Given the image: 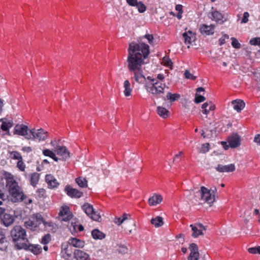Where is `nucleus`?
<instances>
[{
    "label": "nucleus",
    "mask_w": 260,
    "mask_h": 260,
    "mask_svg": "<svg viewBox=\"0 0 260 260\" xmlns=\"http://www.w3.org/2000/svg\"><path fill=\"white\" fill-rule=\"evenodd\" d=\"M149 53V46L143 42H132L129 44L127 68L129 71L134 73L136 82L139 84H145L147 80L143 73L142 67L145 63L144 59Z\"/></svg>",
    "instance_id": "f257e3e1"
},
{
    "label": "nucleus",
    "mask_w": 260,
    "mask_h": 260,
    "mask_svg": "<svg viewBox=\"0 0 260 260\" xmlns=\"http://www.w3.org/2000/svg\"><path fill=\"white\" fill-rule=\"evenodd\" d=\"M165 79V76L162 74H158L156 78L148 76V82L145 84L146 91L153 95H159L165 92L166 89H169V83L167 85L162 82Z\"/></svg>",
    "instance_id": "f03ea898"
},
{
    "label": "nucleus",
    "mask_w": 260,
    "mask_h": 260,
    "mask_svg": "<svg viewBox=\"0 0 260 260\" xmlns=\"http://www.w3.org/2000/svg\"><path fill=\"white\" fill-rule=\"evenodd\" d=\"M42 153L44 155L50 157L56 162L59 160L66 161L71 157L70 152L68 148L64 146L59 145L54 147V151L45 149L43 150Z\"/></svg>",
    "instance_id": "7ed1b4c3"
},
{
    "label": "nucleus",
    "mask_w": 260,
    "mask_h": 260,
    "mask_svg": "<svg viewBox=\"0 0 260 260\" xmlns=\"http://www.w3.org/2000/svg\"><path fill=\"white\" fill-rule=\"evenodd\" d=\"M114 222L128 234L135 233L137 231L136 222L129 214L124 213L120 217H115Z\"/></svg>",
    "instance_id": "20e7f679"
},
{
    "label": "nucleus",
    "mask_w": 260,
    "mask_h": 260,
    "mask_svg": "<svg viewBox=\"0 0 260 260\" xmlns=\"http://www.w3.org/2000/svg\"><path fill=\"white\" fill-rule=\"evenodd\" d=\"M11 236L13 241L15 242V247L17 248V244L23 242H27L26 232L20 225L15 226L11 232Z\"/></svg>",
    "instance_id": "39448f33"
},
{
    "label": "nucleus",
    "mask_w": 260,
    "mask_h": 260,
    "mask_svg": "<svg viewBox=\"0 0 260 260\" xmlns=\"http://www.w3.org/2000/svg\"><path fill=\"white\" fill-rule=\"evenodd\" d=\"M216 190V188L214 189H209L204 186H202L199 191L201 200L209 205L210 207L212 206L215 200V193Z\"/></svg>",
    "instance_id": "423d86ee"
},
{
    "label": "nucleus",
    "mask_w": 260,
    "mask_h": 260,
    "mask_svg": "<svg viewBox=\"0 0 260 260\" xmlns=\"http://www.w3.org/2000/svg\"><path fill=\"white\" fill-rule=\"evenodd\" d=\"M44 219L42 215L40 214L32 215L28 220L25 221L24 225L26 228L31 230L35 231L43 223Z\"/></svg>",
    "instance_id": "0eeeda50"
},
{
    "label": "nucleus",
    "mask_w": 260,
    "mask_h": 260,
    "mask_svg": "<svg viewBox=\"0 0 260 260\" xmlns=\"http://www.w3.org/2000/svg\"><path fill=\"white\" fill-rule=\"evenodd\" d=\"M82 210L85 212L88 216L92 220L100 222L101 216L99 213L94 211L93 206L89 203H85L82 206Z\"/></svg>",
    "instance_id": "6e6552de"
},
{
    "label": "nucleus",
    "mask_w": 260,
    "mask_h": 260,
    "mask_svg": "<svg viewBox=\"0 0 260 260\" xmlns=\"http://www.w3.org/2000/svg\"><path fill=\"white\" fill-rule=\"evenodd\" d=\"M3 176L4 179L6 181V186L8 190L19 186L18 182L16 181L15 177L10 173L4 171L3 172Z\"/></svg>",
    "instance_id": "1a4fd4ad"
},
{
    "label": "nucleus",
    "mask_w": 260,
    "mask_h": 260,
    "mask_svg": "<svg viewBox=\"0 0 260 260\" xmlns=\"http://www.w3.org/2000/svg\"><path fill=\"white\" fill-rule=\"evenodd\" d=\"M8 191L10 196V200L12 202L16 203L24 200V195L20 186L9 190Z\"/></svg>",
    "instance_id": "9d476101"
},
{
    "label": "nucleus",
    "mask_w": 260,
    "mask_h": 260,
    "mask_svg": "<svg viewBox=\"0 0 260 260\" xmlns=\"http://www.w3.org/2000/svg\"><path fill=\"white\" fill-rule=\"evenodd\" d=\"M18 249H25L29 250L35 254H38L41 252L42 248L38 245H32L29 243L28 241L27 242H23L17 244Z\"/></svg>",
    "instance_id": "9b49d317"
},
{
    "label": "nucleus",
    "mask_w": 260,
    "mask_h": 260,
    "mask_svg": "<svg viewBox=\"0 0 260 260\" xmlns=\"http://www.w3.org/2000/svg\"><path fill=\"white\" fill-rule=\"evenodd\" d=\"M29 132L32 136L31 139L37 140L40 142L45 141L48 138V132L42 128L37 130L30 129Z\"/></svg>",
    "instance_id": "f8f14e48"
},
{
    "label": "nucleus",
    "mask_w": 260,
    "mask_h": 260,
    "mask_svg": "<svg viewBox=\"0 0 260 260\" xmlns=\"http://www.w3.org/2000/svg\"><path fill=\"white\" fill-rule=\"evenodd\" d=\"M29 131L28 127L24 124H17L14 129V134L24 136L27 139H31V137L28 135V131Z\"/></svg>",
    "instance_id": "ddd939ff"
},
{
    "label": "nucleus",
    "mask_w": 260,
    "mask_h": 260,
    "mask_svg": "<svg viewBox=\"0 0 260 260\" xmlns=\"http://www.w3.org/2000/svg\"><path fill=\"white\" fill-rule=\"evenodd\" d=\"M182 37L184 39V44L187 45L188 48L196 40V33L191 30H186L182 34Z\"/></svg>",
    "instance_id": "4468645a"
},
{
    "label": "nucleus",
    "mask_w": 260,
    "mask_h": 260,
    "mask_svg": "<svg viewBox=\"0 0 260 260\" xmlns=\"http://www.w3.org/2000/svg\"><path fill=\"white\" fill-rule=\"evenodd\" d=\"M228 141L231 148H236L241 145V137L237 133H234L228 137Z\"/></svg>",
    "instance_id": "2eb2a0df"
},
{
    "label": "nucleus",
    "mask_w": 260,
    "mask_h": 260,
    "mask_svg": "<svg viewBox=\"0 0 260 260\" xmlns=\"http://www.w3.org/2000/svg\"><path fill=\"white\" fill-rule=\"evenodd\" d=\"M190 253L187 257L188 260H199L200 253L197 245L195 243H191L188 248Z\"/></svg>",
    "instance_id": "dca6fc26"
},
{
    "label": "nucleus",
    "mask_w": 260,
    "mask_h": 260,
    "mask_svg": "<svg viewBox=\"0 0 260 260\" xmlns=\"http://www.w3.org/2000/svg\"><path fill=\"white\" fill-rule=\"evenodd\" d=\"M59 215L60 219L64 221L69 220L73 217V215L70 212L69 208L67 206L61 207Z\"/></svg>",
    "instance_id": "f3484780"
},
{
    "label": "nucleus",
    "mask_w": 260,
    "mask_h": 260,
    "mask_svg": "<svg viewBox=\"0 0 260 260\" xmlns=\"http://www.w3.org/2000/svg\"><path fill=\"white\" fill-rule=\"evenodd\" d=\"M236 169L234 164H231L228 165H218L215 170L219 173L233 172Z\"/></svg>",
    "instance_id": "a211bd4d"
},
{
    "label": "nucleus",
    "mask_w": 260,
    "mask_h": 260,
    "mask_svg": "<svg viewBox=\"0 0 260 260\" xmlns=\"http://www.w3.org/2000/svg\"><path fill=\"white\" fill-rule=\"evenodd\" d=\"M214 28L215 25L213 24L208 25L203 24L200 25V31L202 34L208 36L214 34Z\"/></svg>",
    "instance_id": "6ab92c4d"
},
{
    "label": "nucleus",
    "mask_w": 260,
    "mask_h": 260,
    "mask_svg": "<svg viewBox=\"0 0 260 260\" xmlns=\"http://www.w3.org/2000/svg\"><path fill=\"white\" fill-rule=\"evenodd\" d=\"M67 194L72 198H79L83 195V193L77 189L73 188L70 186H67L64 189Z\"/></svg>",
    "instance_id": "aec40b11"
},
{
    "label": "nucleus",
    "mask_w": 260,
    "mask_h": 260,
    "mask_svg": "<svg viewBox=\"0 0 260 260\" xmlns=\"http://www.w3.org/2000/svg\"><path fill=\"white\" fill-rule=\"evenodd\" d=\"M74 257L76 260H90L89 254L79 249L75 250Z\"/></svg>",
    "instance_id": "412c9836"
},
{
    "label": "nucleus",
    "mask_w": 260,
    "mask_h": 260,
    "mask_svg": "<svg viewBox=\"0 0 260 260\" xmlns=\"http://www.w3.org/2000/svg\"><path fill=\"white\" fill-rule=\"evenodd\" d=\"M46 182L50 188H55L58 187L59 183L55 177L51 174H48L45 177Z\"/></svg>",
    "instance_id": "4be33fe9"
},
{
    "label": "nucleus",
    "mask_w": 260,
    "mask_h": 260,
    "mask_svg": "<svg viewBox=\"0 0 260 260\" xmlns=\"http://www.w3.org/2000/svg\"><path fill=\"white\" fill-rule=\"evenodd\" d=\"M68 244L70 246L78 248H82L85 245V242L84 241L81 240L76 238H72L69 240Z\"/></svg>",
    "instance_id": "5701e85b"
},
{
    "label": "nucleus",
    "mask_w": 260,
    "mask_h": 260,
    "mask_svg": "<svg viewBox=\"0 0 260 260\" xmlns=\"http://www.w3.org/2000/svg\"><path fill=\"white\" fill-rule=\"evenodd\" d=\"M162 201V197L159 194L155 193L148 199L149 205L151 206L159 204Z\"/></svg>",
    "instance_id": "b1692460"
},
{
    "label": "nucleus",
    "mask_w": 260,
    "mask_h": 260,
    "mask_svg": "<svg viewBox=\"0 0 260 260\" xmlns=\"http://www.w3.org/2000/svg\"><path fill=\"white\" fill-rule=\"evenodd\" d=\"M14 221V217L13 215L5 213L4 214L3 218L1 219V222L6 226H9L11 225Z\"/></svg>",
    "instance_id": "393cba45"
},
{
    "label": "nucleus",
    "mask_w": 260,
    "mask_h": 260,
    "mask_svg": "<svg viewBox=\"0 0 260 260\" xmlns=\"http://www.w3.org/2000/svg\"><path fill=\"white\" fill-rule=\"evenodd\" d=\"M202 112L204 114L207 115L210 111L215 109V106L211 102H206L202 105Z\"/></svg>",
    "instance_id": "a878e982"
},
{
    "label": "nucleus",
    "mask_w": 260,
    "mask_h": 260,
    "mask_svg": "<svg viewBox=\"0 0 260 260\" xmlns=\"http://www.w3.org/2000/svg\"><path fill=\"white\" fill-rule=\"evenodd\" d=\"M233 108L237 112H240L245 107V104L243 101L240 99H237L232 101Z\"/></svg>",
    "instance_id": "bb28decb"
},
{
    "label": "nucleus",
    "mask_w": 260,
    "mask_h": 260,
    "mask_svg": "<svg viewBox=\"0 0 260 260\" xmlns=\"http://www.w3.org/2000/svg\"><path fill=\"white\" fill-rule=\"evenodd\" d=\"M123 94L125 96L128 97L132 95V88L131 86V83L128 80H125L123 84Z\"/></svg>",
    "instance_id": "cd10ccee"
},
{
    "label": "nucleus",
    "mask_w": 260,
    "mask_h": 260,
    "mask_svg": "<svg viewBox=\"0 0 260 260\" xmlns=\"http://www.w3.org/2000/svg\"><path fill=\"white\" fill-rule=\"evenodd\" d=\"M72 255V250L69 245H66L64 247H62L61 255L66 259H69Z\"/></svg>",
    "instance_id": "c85d7f7f"
},
{
    "label": "nucleus",
    "mask_w": 260,
    "mask_h": 260,
    "mask_svg": "<svg viewBox=\"0 0 260 260\" xmlns=\"http://www.w3.org/2000/svg\"><path fill=\"white\" fill-rule=\"evenodd\" d=\"M212 16L213 17V19H214L216 22H219L220 21H222L221 23L224 22L226 21L227 17H225L224 15H222L218 11H214L212 13Z\"/></svg>",
    "instance_id": "c756f323"
},
{
    "label": "nucleus",
    "mask_w": 260,
    "mask_h": 260,
    "mask_svg": "<svg viewBox=\"0 0 260 260\" xmlns=\"http://www.w3.org/2000/svg\"><path fill=\"white\" fill-rule=\"evenodd\" d=\"M180 96V94L178 93H172L170 92H168L167 93L166 96L164 98V100L165 101L168 100L169 102L173 103L179 100Z\"/></svg>",
    "instance_id": "7c9ffc66"
},
{
    "label": "nucleus",
    "mask_w": 260,
    "mask_h": 260,
    "mask_svg": "<svg viewBox=\"0 0 260 260\" xmlns=\"http://www.w3.org/2000/svg\"><path fill=\"white\" fill-rule=\"evenodd\" d=\"M157 112L158 115L162 118H166L169 115V111L163 106H158L157 107Z\"/></svg>",
    "instance_id": "2f4dec72"
},
{
    "label": "nucleus",
    "mask_w": 260,
    "mask_h": 260,
    "mask_svg": "<svg viewBox=\"0 0 260 260\" xmlns=\"http://www.w3.org/2000/svg\"><path fill=\"white\" fill-rule=\"evenodd\" d=\"M150 222L152 224L154 225L155 228H159L164 223L163 218L159 216H157L155 218H152Z\"/></svg>",
    "instance_id": "473e14b6"
},
{
    "label": "nucleus",
    "mask_w": 260,
    "mask_h": 260,
    "mask_svg": "<svg viewBox=\"0 0 260 260\" xmlns=\"http://www.w3.org/2000/svg\"><path fill=\"white\" fill-rule=\"evenodd\" d=\"M190 227L191 228V230L193 232L191 236L193 238H198L199 236H202L204 235L202 230L198 229V227H197L196 225L190 224Z\"/></svg>",
    "instance_id": "72a5a7b5"
},
{
    "label": "nucleus",
    "mask_w": 260,
    "mask_h": 260,
    "mask_svg": "<svg viewBox=\"0 0 260 260\" xmlns=\"http://www.w3.org/2000/svg\"><path fill=\"white\" fill-rule=\"evenodd\" d=\"M43 224L45 227V228L49 232H51L52 233H54L56 232L57 226L56 224L53 223L51 222H47L44 220L43 221Z\"/></svg>",
    "instance_id": "f704fd0d"
},
{
    "label": "nucleus",
    "mask_w": 260,
    "mask_h": 260,
    "mask_svg": "<svg viewBox=\"0 0 260 260\" xmlns=\"http://www.w3.org/2000/svg\"><path fill=\"white\" fill-rule=\"evenodd\" d=\"M92 236L94 239H102L105 237V234L98 229H95L92 231Z\"/></svg>",
    "instance_id": "c9c22d12"
},
{
    "label": "nucleus",
    "mask_w": 260,
    "mask_h": 260,
    "mask_svg": "<svg viewBox=\"0 0 260 260\" xmlns=\"http://www.w3.org/2000/svg\"><path fill=\"white\" fill-rule=\"evenodd\" d=\"M76 182L80 187H87V180L83 177H80L76 179Z\"/></svg>",
    "instance_id": "e433bc0d"
},
{
    "label": "nucleus",
    "mask_w": 260,
    "mask_h": 260,
    "mask_svg": "<svg viewBox=\"0 0 260 260\" xmlns=\"http://www.w3.org/2000/svg\"><path fill=\"white\" fill-rule=\"evenodd\" d=\"M8 243L6 237L3 234H0V249L5 250L7 247Z\"/></svg>",
    "instance_id": "4c0bfd02"
},
{
    "label": "nucleus",
    "mask_w": 260,
    "mask_h": 260,
    "mask_svg": "<svg viewBox=\"0 0 260 260\" xmlns=\"http://www.w3.org/2000/svg\"><path fill=\"white\" fill-rule=\"evenodd\" d=\"M39 180V174L37 173H34L31 175L30 179L31 184L35 186L38 183Z\"/></svg>",
    "instance_id": "58836bf2"
},
{
    "label": "nucleus",
    "mask_w": 260,
    "mask_h": 260,
    "mask_svg": "<svg viewBox=\"0 0 260 260\" xmlns=\"http://www.w3.org/2000/svg\"><path fill=\"white\" fill-rule=\"evenodd\" d=\"M10 153V157L12 159H17V160H20L22 159V156L20 153H19L17 151H10L9 152Z\"/></svg>",
    "instance_id": "ea45409f"
},
{
    "label": "nucleus",
    "mask_w": 260,
    "mask_h": 260,
    "mask_svg": "<svg viewBox=\"0 0 260 260\" xmlns=\"http://www.w3.org/2000/svg\"><path fill=\"white\" fill-rule=\"evenodd\" d=\"M2 123L1 128L4 131H7L12 126V124L10 122L4 121L1 120Z\"/></svg>",
    "instance_id": "a19ab883"
},
{
    "label": "nucleus",
    "mask_w": 260,
    "mask_h": 260,
    "mask_svg": "<svg viewBox=\"0 0 260 260\" xmlns=\"http://www.w3.org/2000/svg\"><path fill=\"white\" fill-rule=\"evenodd\" d=\"M210 147V145L209 143L203 144L201 145V148L200 150L199 151V152L201 153H206L209 150Z\"/></svg>",
    "instance_id": "79ce46f5"
},
{
    "label": "nucleus",
    "mask_w": 260,
    "mask_h": 260,
    "mask_svg": "<svg viewBox=\"0 0 260 260\" xmlns=\"http://www.w3.org/2000/svg\"><path fill=\"white\" fill-rule=\"evenodd\" d=\"M162 63L164 66H167V67H169L170 68H172V66H173L172 61H171L170 58H169L168 57H164L162 58Z\"/></svg>",
    "instance_id": "37998d69"
},
{
    "label": "nucleus",
    "mask_w": 260,
    "mask_h": 260,
    "mask_svg": "<svg viewBox=\"0 0 260 260\" xmlns=\"http://www.w3.org/2000/svg\"><path fill=\"white\" fill-rule=\"evenodd\" d=\"M136 7L138 8L139 12L141 13L144 12L146 10V7L141 2H139Z\"/></svg>",
    "instance_id": "c03bdc74"
},
{
    "label": "nucleus",
    "mask_w": 260,
    "mask_h": 260,
    "mask_svg": "<svg viewBox=\"0 0 260 260\" xmlns=\"http://www.w3.org/2000/svg\"><path fill=\"white\" fill-rule=\"evenodd\" d=\"M248 251L251 254H260V246L254 247L249 248Z\"/></svg>",
    "instance_id": "a18cd8bd"
},
{
    "label": "nucleus",
    "mask_w": 260,
    "mask_h": 260,
    "mask_svg": "<svg viewBox=\"0 0 260 260\" xmlns=\"http://www.w3.org/2000/svg\"><path fill=\"white\" fill-rule=\"evenodd\" d=\"M249 43L251 45H257L260 47V38H253L250 40Z\"/></svg>",
    "instance_id": "49530a36"
},
{
    "label": "nucleus",
    "mask_w": 260,
    "mask_h": 260,
    "mask_svg": "<svg viewBox=\"0 0 260 260\" xmlns=\"http://www.w3.org/2000/svg\"><path fill=\"white\" fill-rule=\"evenodd\" d=\"M206 99L204 96L199 95L197 93L196 94V96L194 99V102L196 103H200L201 102H204L205 101Z\"/></svg>",
    "instance_id": "de8ad7c7"
},
{
    "label": "nucleus",
    "mask_w": 260,
    "mask_h": 260,
    "mask_svg": "<svg viewBox=\"0 0 260 260\" xmlns=\"http://www.w3.org/2000/svg\"><path fill=\"white\" fill-rule=\"evenodd\" d=\"M184 76L186 79H191V80H195L196 79V76H194L188 70H186L184 72Z\"/></svg>",
    "instance_id": "09e8293b"
},
{
    "label": "nucleus",
    "mask_w": 260,
    "mask_h": 260,
    "mask_svg": "<svg viewBox=\"0 0 260 260\" xmlns=\"http://www.w3.org/2000/svg\"><path fill=\"white\" fill-rule=\"evenodd\" d=\"M231 40H232V45L233 47L236 49H239L240 48L241 45L236 38H232Z\"/></svg>",
    "instance_id": "8fccbe9b"
},
{
    "label": "nucleus",
    "mask_w": 260,
    "mask_h": 260,
    "mask_svg": "<svg viewBox=\"0 0 260 260\" xmlns=\"http://www.w3.org/2000/svg\"><path fill=\"white\" fill-rule=\"evenodd\" d=\"M17 166L20 171H24L25 170V166L24 162L22 161V159L18 160Z\"/></svg>",
    "instance_id": "3c124183"
},
{
    "label": "nucleus",
    "mask_w": 260,
    "mask_h": 260,
    "mask_svg": "<svg viewBox=\"0 0 260 260\" xmlns=\"http://www.w3.org/2000/svg\"><path fill=\"white\" fill-rule=\"evenodd\" d=\"M50 240H51L50 235L49 234H47L42 238V243L44 244H47V243H49V242L50 241Z\"/></svg>",
    "instance_id": "603ef678"
},
{
    "label": "nucleus",
    "mask_w": 260,
    "mask_h": 260,
    "mask_svg": "<svg viewBox=\"0 0 260 260\" xmlns=\"http://www.w3.org/2000/svg\"><path fill=\"white\" fill-rule=\"evenodd\" d=\"M249 14L248 12H244L243 14V17L241 21V23H246L248 21V17Z\"/></svg>",
    "instance_id": "864d4df0"
},
{
    "label": "nucleus",
    "mask_w": 260,
    "mask_h": 260,
    "mask_svg": "<svg viewBox=\"0 0 260 260\" xmlns=\"http://www.w3.org/2000/svg\"><path fill=\"white\" fill-rule=\"evenodd\" d=\"M144 38H146L148 41V43L150 44H152L153 43V41L154 40L153 36L151 34H146L144 36Z\"/></svg>",
    "instance_id": "5fc2aeb1"
},
{
    "label": "nucleus",
    "mask_w": 260,
    "mask_h": 260,
    "mask_svg": "<svg viewBox=\"0 0 260 260\" xmlns=\"http://www.w3.org/2000/svg\"><path fill=\"white\" fill-rule=\"evenodd\" d=\"M229 36L224 34L223 37L219 40V44L220 45H222L225 43V40L229 39Z\"/></svg>",
    "instance_id": "6e6d98bb"
},
{
    "label": "nucleus",
    "mask_w": 260,
    "mask_h": 260,
    "mask_svg": "<svg viewBox=\"0 0 260 260\" xmlns=\"http://www.w3.org/2000/svg\"><path fill=\"white\" fill-rule=\"evenodd\" d=\"M127 3L133 7H136L139 2L137 0H126Z\"/></svg>",
    "instance_id": "4d7b16f0"
},
{
    "label": "nucleus",
    "mask_w": 260,
    "mask_h": 260,
    "mask_svg": "<svg viewBox=\"0 0 260 260\" xmlns=\"http://www.w3.org/2000/svg\"><path fill=\"white\" fill-rule=\"evenodd\" d=\"M118 251L121 253H126L127 252V248L126 247V246L122 245L119 246Z\"/></svg>",
    "instance_id": "13d9d810"
},
{
    "label": "nucleus",
    "mask_w": 260,
    "mask_h": 260,
    "mask_svg": "<svg viewBox=\"0 0 260 260\" xmlns=\"http://www.w3.org/2000/svg\"><path fill=\"white\" fill-rule=\"evenodd\" d=\"M0 199L3 201H5L7 199V196L1 190H0Z\"/></svg>",
    "instance_id": "bf43d9fd"
},
{
    "label": "nucleus",
    "mask_w": 260,
    "mask_h": 260,
    "mask_svg": "<svg viewBox=\"0 0 260 260\" xmlns=\"http://www.w3.org/2000/svg\"><path fill=\"white\" fill-rule=\"evenodd\" d=\"M254 142L260 146V134L255 135L254 138Z\"/></svg>",
    "instance_id": "052dcab7"
},
{
    "label": "nucleus",
    "mask_w": 260,
    "mask_h": 260,
    "mask_svg": "<svg viewBox=\"0 0 260 260\" xmlns=\"http://www.w3.org/2000/svg\"><path fill=\"white\" fill-rule=\"evenodd\" d=\"M22 150L24 151V152H30V151H31L32 149H31V148L30 147L25 146V147H23L22 148Z\"/></svg>",
    "instance_id": "680f3d73"
},
{
    "label": "nucleus",
    "mask_w": 260,
    "mask_h": 260,
    "mask_svg": "<svg viewBox=\"0 0 260 260\" xmlns=\"http://www.w3.org/2000/svg\"><path fill=\"white\" fill-rule=\"evenodd\" d=\"M182 6L181 5H177L175 7V9L176 11H178V12H183L182 10Z\"/></svg>",
    "instance_id": "e2e57ef3"
},
{
    "label": "nucleus",
    "mask_w": 260,
    "mask_h": 260,
    "mask_svg": "<svg viewBox=\"0 0 260 260\" xmlns=\"http://www.w3.org/2000/svg\"><path fill=\"white\" fill-rule=\"evenodd\" d=\"M6 209L3 207H0V219L3 218L4 214H5Z\"/></svg>",
    "instance_id": "0e129e2a"
},
{
    "label": "nucleus",
    "mask_w": 260,
    "mask_h": 260,
    "mask_svg": "<svg viewBox=\"0 0 260 260\" xmlns=\"http://www.w3.org/2000/svg\"><path fill=\"white\" fill-rule=\"evenodd\" d=\"M221 144L225 150L228 149L230 147V144L228 145L226 142L222 141L221 142Z\"/></svg>",
    "instance_id": "69168bd1"
},
{
    "label": "nucleus",
    "mask_w": 260,
    "mask_h": 260,
    "mask_svg": "<svg viewBox=\"0 0 260 260\" xmlns=\"http://www.w3.org/2000/svg\"><path fill=\"white\" fill-rule=\"evenodd\" d=\"M198 228H200L201 230H203L204 231L206 230V227L204 226L202 223H197L196 225Z\"/></svg>",
    "instance_id": "338daca9"
},
{
    "label": "nucleus",
    "mask_w": 260,
    "mask_h": 260,
    "mask_svg": "<svg viewBox=\"0 0 260 260\" xmlns=\"http://www.w3.org/2000/svg\"><path fill=\"white\" fill-rule=\"evenodd\" d=\"M23 201H24L26 204H29L32 203V200L30 199H26L25 196H24V200Z\"/></svg>",
    "instance_id": "774afa93"
}]
</instances>
